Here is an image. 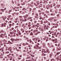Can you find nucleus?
Here are the masks:
<instances>
[{
  "instance_id": "f257e3e1",
  "label": "nucleus",
  "mask_w": 61,
  "mask_h": 61,
  "mask_svg": "<svg viewBox=\"0 0 61 61\" xmlns=\"http://www.w3.org/2000/svg\"><path fill=\"white\" fill-rule=\"evenodd\" d=\"M5 35V34H1L0 35V37L3 39L4 38Z\"/></svg>"
},
{
  "instance_id": "f03ea898",
  "label": "nucleus",
  "mask_w": 61,
  "mask_h": 61,
  "mask_svg": "<svg viewBox=\"0 0 61 61\" xmlns=\"http://www.w3.org/2000/svg\"><path fill=\"white\" fill-rule=\"evenodd\" d=\"M6 23H5L4 24H1V27H3V26H5H5H6Z\"/></svg>"
},
{
  "instance_id": "7ed1b4c3",
  "label": "nucleus",
  "mask_w": 61,
  "mask_h": 61,
  "mask_svg": "<svg viewBox=\"0 0 61 61\" xmlns=\"http://www.w3.org/2000/svg\"><path fill=\"white\" fill-rule=\"evenodd\" d=\"M27 17H28V14H26L25 15V16H23V17L24 18V19H26Z\"/></svg>"
},
{
  "instance_id": "20e7f679",
  "label": "nucleus",
  "mask_w": 61,
  "mask_h": 61,
  "mask_svg": "<svg viewBox=\"0 0 61 61\" xmlns=\"http://www.w3.org/2000/svg\"><path fill=\"white\" fill-rule=\"evenodd\" d=\"M53 25H55V26H53V28H54V27H55V28H57V25H56L54 23H53Z\"/></svg>"
},
{
  "instance_id": "39448f33",
  "label": "nucleus",
  "mask_w": 61,
  "mask_h": 61,
  "mask_svg": "<svg viewBox=\"0 0 61 61\" xmlns=\"http://www.w3.org/2000/svg\"><path fill=\"white\" fill-rule=\"evenodd\" d=\"M25 32L26 33H27V34H29V33L31 32V31H25Z\"/></svg>"
},
{
  "instance_id": "423d86ee",
  "label": "nucleus",
  "mask_w": 61,
  "mask_h": 61,
  "mask_svg": "<svg viewBox=\"0 0 61 61\" xmlns=\"http://www.w3.org/2000/svg\"><path fill=\"white\" fill-rule=\"evenodd\" d=\"M8 50H10V51H12V48L11 47H10L8 49Z\"/></svg>"
},
{
  "instance_id": "0eeeda50",
  "label": "nucleus",
  "mask_w": 61,
  "mask_h": 61,
  "mask_svg": "<svg viewBox=\"0 0 61 61\" xmlns=\"http://www.w3.org/2000/svg\"><path fill=\"white\" fill-rule=\"evenodd\" d=\"M50 8V5L49 4H48V5L47 7V9H48L49 8Z\"/></svg>"
},
{
  "instance_id": "6e6552de",
  "label": "nucleus",
  "mask_w": 61,
  "mask_h": 61,
  "mask_svg": "<svg viewBox=\"0 0 61 61\" xmlns=\"http://www.w3.org/2000/svg\"><path fill=\"white\" fill-rule=\"evenodd\" d=\"M56 59L57 60V61H58V60H60V58H59V57H57L56 58Z\"/></svg>"
},
{
  "instance_id": "1a4fd4ad",
  "label": "nucleus",
  "mask_w": 61,
  "mask_h": 61,
  "mask_svg": "<svg viewBox=\"0 0 61 61\" xmlns=\"http://www.w3.org/2000/svg\"><path fill=\"white\" fill-rule=\"evenodd\" d=\"M18 33L19 34V35H20L21 34V32L20 31H18Z\"/></svg>"
},
{
  "instance_id": "9d476101",
  "label": "nucleus",
  "mask_w": 61,
  "mask_h": 61,
  "mask_svg": "<svg viewBox=\"0 0 61 61\" xmlns=\"http://www.w3.org/2000/svg\"><path fill=\"white\" fill-rule=\"evenodd\" d=\"M1 11H2V12H4L5 11V9H0Z\"/></svg>"
},
{
  "instance_id": "9b49d317",
  "label": "nucleus",
  "mask_w": 61,
  "mask_h": 61,
  "mask_svg": "<svg viewBox=\"0 0 61 61\" xmlns=\"http://www.w3.org/2000/svg\"><path fill=\"white\" fill-rule=\"evenodd\" d=\"M26 49L27 50V51H28V48H27V46H26L24 48V49H26Z\"/></svg>"
},
{
  "instance_id": "f8f14e48",
  "label": "nucleus",
  "mask_w": 61,
  "mask_h": 61,
  "mask_svg": "<svg viewBox=\"0 0 61 61\" xmlns=\"http://www.w3.org/2000/svg\"><path fill=\"white\" fill-rule=\"evenodd\" d=\"M14 38H11L10 39V40L12 42H14Z\"/></svg>"
},
{
  "instance_id": "ddd939ff",
  "label": "nucleus",
  "mask_w": 61,
  "mask_h": 61,
  "mask_svg": "<svg viewBox=\"0 0 61 61\" xmlns=\"http://www.w3.org/2000/svg\"><path fill=\"white\" fill-rule=\"evenodd\" d=\"M16 30H14L12 31V33H16Z\"/></svg>"
},
{
  "instance_id": "4468645a",
  "label": "nucleus",
  "mask_w": 61,
  "mask_h": 61,
  "mask_svg": "<svg viewBox=\"0 0 61 61\" xmlns=\"http://www.w3.org/2000/svg\"><path fill=\"white\" fill-rule=\"evenodd\" d=\"M39 29H41V30L42 31V32H44V29H41V28H39Z\"/></svg>"
},
{
  "instance_id": "2eb2a0df",
  "label": "nucleus",
  "mask_w": 61,
  "mask_h": 61,
  "mask_svg": "<svg viewBox=\"0 0 61 61\" xmlns=\"http://www.w3.org/2000/svg\"><path fill=\"white\" fill-rule=\"evenodd\" d=\"M46 51L45 50L42 51V52L43 53H46Z\"/></svg>"
},
{
  "instance_id": "dca6fc26",
  "label": "nucleus",
  "mask_w": 61,
  "mask_h": 61,
  "mask_svg": "<svg viewBox=\"0 0 61 61\" xmlns=\"http://www.w3.org/2000/svg\"><path fill=\"white\" fill-rule=\"evenodd\" d=\"M47 52H48V53H50V51H49L48 49H47L46 50Z\"/></svg>"
},
{
  "instance_id": "f3484780",
  "label": "nucleus",
  "mask_w": 61,
  "mask_h": 61,
  "mask_svg": "<svg viewBox=\"0 0 61 61\" xmlns=\"http://www.w3.org/2000/svg\"><path fill=\"white\" fill-rule=\"evenodd\" d=\"M30 35V36H33V34L32 32H31Z\"/></svg>"
},
{
  "instance_id": "a211bd4d",
  "label": "nucleus",
  "mask_w": 61,
  "mask_h": 61,
  "mask_svg": "<svg viewBox=\"0 0 61 61\" xmlns=\"http://www.w3.org/2000/svg\"><path fill=\"white\" fill-rule=\"evenodd\" d=\"M43 46H44V47H45V46H46V44H45V43H43Z\"/></svg>"
},
{
  "instance_id": "6ab92c4d",
  "label": "nucleus",
  "mask_w": 61,
  "mask_h": 61,
  "mask_svg": "<svg viewBox=\"0 0 61 61\" xmlns=\"http://www.w3.org/2000/svg\"><path fill=\"white\" fill-rule=\"evenodd\" d=\"M51 61H56V60H55V59H54V58H53L52 59H51Z\"/></svg>"
},
{
  "instance_id": "aec40b11",
  "label": "nucleus",
  "mask_w": 61,
  "mask_h": 61,
  "mask_svg": "<svg viewBox=\"0 0 61 61\" xmlns=\"http://www.w3.org/2000/svg\"><path fill=\"white\" fill-rule=\"evenodd\" d=\"M39 48V47H38V46H36V49L37 50L38 49V48Z\"/></svg>"
},
{
  "instance_id": "412c9836",
  "label": "nucleus",
  "mask_w": 61,
  "mask_h": 61,
  "mask_svg": "<svg viewBox=\"0 0 61 61\" xmlns=\"http://www.w3.org/2000/svg\"><path fill=\"white\" fill-rule=\"evenodd\" d=\"M1 6H2V8H4V5H3V4H1Z\"/></svg>"
},
{
  "instance_id": "4be33fe9",
  "label": "nucleus",
  "mask_w": 61,
  "mask_h": 61,
  "mask_svg": "<svg viewBox=\"0 0 61 61\" xmlns=\"http://www.w3.org/2000/svg\"><path fill=\"white\" fill-rule=\"evenodd\" d=\"M52 4H51L50 5V8H52Z\"/></svg>"
},
{
  "instance_id": "5701e85b",
  "label": "nucleus",
  "mask_w": 61,
  "mask_h": 61,
  "mask_svg": "<svg viewBox=\"0 0 61 61\" xmlns=\"http://www.w3.org/2000/svg\"><path fill=\"white\" fill-rule=\"evenodd\" d=\"M55 42L56 43H57V40L56 39L55 40Z\"/></svg>"
},
{
  "instance_id": "b1692460",
  "label": "nucleus",
  "mask_w": 61,
  "mask_h": 61,
  "mask_svg": "<svg viewBox=\"0 0 61 61\" xmlns=\"http://www.w3.org/2000/svg\"><path fill=\"white\" fill-rule=\"evenodd\" d=\"M26 39H28V40H27V42H29V41H30L29 40H28L29 39L27 38H26Z\"/></svg>"
},
{
  "instance_id": "393cba45",
  "label": "nucleus",
  "mask_w": 61,
  "mask_h": 61,
  "mask_svg": "<svg viewBox=\"0 0 61 61\" xmlns=\"http://www.w3.org/2000/svg\"><path fill=\"white\" fill-rule=\"evenodd\" d=\"M35 17L36 18H37V19H38V16H35Z\"/></svg>"
},
{
  "instance_id": "a878e982",
  "label": "nucleus",
  "mask_w": 61,
  "mask_h": 61,
  "mask_svg": "<svg viewBox=\"0 0 61 61\" xmlns=\"http://www.w3.org/2000/svg\"><path fill=\"white\" fill-rule=\"evenodd\" d=\"M31 25L29 24V25H28V27H30V26H31Z\"/></svg>"
},
{
  "instance_id": "bb28decb",
  "label": "nucleus",
  "mask_w": 61,
  "mask_h": 61,
  "mask_svg": "<svg viewBox=\"0 0 61 61\" xmlns=\"http://www.w3.org/2000/svg\"><path fill=\"white\" fill-rule=\"evenodd\" d=\"M38 32V30H34V32Z\"/></svg>"
},
{
  "instance_id": "cd10ccee",
  "label": "nucleus",
  "mask_w": 61,
  "mask_h": 61,
  "mask_svg": "<svg viewBox=\"0 0 61 61\" xmlns=\"http://www.w3.org/2000/svg\"><path fill=\"white\" fill-rule=\"evenodd\" d=\"M60 53H61L60 52H58V53H57V55H59V54H60Z\"/></svg>"
},
{
  "instance_id": "c85d7f7f",
  "label": "nucleus",
  "mask_w": 61,
  "mask_h": 61,
  "mask_svg": "<svg viewBox=\"0 0 61 61\" xmlns=\"http://www.w3.org/2000/svg\"><path fill=\"white\" fill-rule=\"evenodd\" d=\"M40 20H41V19L42 18V17H41V15L40 16Z\"/></svg>"
},
{
  "instance_id": "c756f323",
  "label": "nucleus",
  "mask_w": 61,
  "mask_h": 61,
  "mask_svg": "<svg viewBox=\"0 0 61 61\" xmlns=\"http://www.w3.org/2000/svg\"><path fill=\"white\" fill-rule=\"evenodd\" d=\"M23 45L24 46H25V45H26V44H25V43H23Z\"/></svg>"
},
{
  "instance_id": "7c9ffc66",
  "label": "nucleus",
  "mask_w": 61,
  "mask_h": 61,
  "mask_svg": "<svg viewBox=\"0 0 61 61\" xmlns=\"http://www.w3.org/2000/svg\"><path fill=\"white\" fill-rule=\"evenodd\" d=\"M31 14V11H29L28 14V15H30V14Z\"/></svg>"
},
{
  "instance_id": "2f4dec72",
  "label": "nucleus",
  "mask_w": 61,
  "mask_h": 61,
  "mask_svg": "<svg viewBox=\"0 0 61 61\" xmlns=\"http://www.w3.org/2000/svg\"><path fill=\"white\" fill-rule=\"evenodd\" d=\"M29 9V10H30L29 11V12H30V11H31V10H32V9H31V8H30Z\"/></svg>"
},
{
  "instance_id": "473e14b6",
  "label": "nucleus",
  "mask_w": 61,
  "mask_h": 61,
  "mask_svg": "<svg viewBox=\"0 0 61 61\" xmlns=\"http://www.w3.org/2000/svg\"><path fill=\"white\" fill-rule=\"evenodd\" d=\"M40 22L41 23V24H43V21L41 20L40 21Z\"/></svg>"
},
{
  "instance_id": "72a5a7b5",
  "label": "nucleus",
  "mask_w": 61,
  "mask_h": 61,
  "mask_svg": "<svg viewBox=\"0 0 61 61\" xmlns=\"http://www.w3.org/2000/svg\"><path fill=\"white\" fill-rule=\"evenodd\" d=\"M10 34H11V35H12V34H14V33H13V32H10Z\"/></svg>"
},
{
  "instance_id": "f704fd0d",
  "label": "nucleus",
  "mask_w": 61,
  "mask_h": 61,
  "mask_svg": "<svg viewBox=\"0 0 61 61\" xmlns=\"http://www.w3.org/2000/svg\"><path fill=\"white\" fill-rule=\"evenodd\" d=\"M0 57H1V58H3V56H0Z\"/></svg>"
},
{
  "instance_id": "c9c22d12",
  "label": "nucleus",
  "mask_w": 61,
  "mask_h": 61,
  "mask_svg": "<svg viewBox=\"0 0 61 61\" xmlns=\"http://www.w3.org/2000/svg\"><path fill=\"white\" fill-rule=\"evenodd\" d=\"M48 25H50V22H48Z\"/></svg>"
},
{
  "instance_id": "e433bc0d",
  "label": "nucleus",
  "mask_w": 61,
  "mask_h": 61,
  "mask_svg": "<svg viewBox=\"0 0 61 61\" xmlns=\"http://www.w3.org/2000/svg\"><path fill=\"white\" fill-rule=\"evenodd\" d=\"M57 17H59V14H58V15H57Z\"/></svg>"
},
{
  "instance_id": "4c0bfd02",
  "label": "nucleus",
  "mask_w": 61,
  "mask_h": 61,
  "mask_svg": "<svg viewBox=\"0 0 61 61\" xmlns=\"http://www.w3.org/2000/svg\"><path fill=\"white\" fill-rule=\"evenodd\" d=\"M56 5V4L55 3H54L53 4V6H55Z\"/></svg>"
},
{
  "instance_id": "58836bf2",
  "label": "nucleus",
  "mask_w": 61,
  "mask_h": 61,
  "mask_svg": "<svg viewBox=\"0 0 61 61\" xmlns=\"http://www.w3.org/2000/svg\"><path fill=\"white\" fill-rule=\"evenodd\" d=\"M45 28H46L47 29V30H48V28H47L46 27V26H45Z\"/></svg>"
},
{
  "instance_id": "ea45409f",
  "label": "nucleus",
  "mask_w": 61,
  "mask_h": 61,
  "mask_svg": "<svg viewBox=\"0 0 61 61\" xmlns=\"http://www.w3.org/2000/svg\"><path fill=\"white\" fill-rule=\"evenodd\" d=\"M59 6H60V5H58V6L57 5V8H59Z\"/></svg>"
},
{
  "instance_id": "a19ab883",
  "label": "nucleus",
  "mask_w": 61,
  "mask_h": 61,
  "mask_svg": "<svg viewBox=\"0 0 61 61\" xmlns=\"http://www.w3.org/2000/svg\"><path fill=\"white\" fill-rule=\"evenodd\" d=\"M18 59H19V60H20V59H21V58L20 57L18 58Z\"/></svg>"
},
{
  "instance_id": "79ce46f5",
  "label": "nucleus",
  "mask_w": 61,
  "mask_h": 61,
  "mask_svg": "<svg viewBox=\"0 0 61 61\" xmlns=\"http://www.w3.org/2000/svg\"><path fill=\"white\" fill-rule=\"evenodd\" d=\"M46 27H47V28H49V26L48 25H47L46 26Z\"/></svg>"
},
{
  "instance_id": "37998d69",
  "label": "nucleus",
  "mask_w": 61,
  "mask_h": 61,
  "mask_svg": "<svg viewBox=\"0 0 61 61\" xmlns=\"http://www.w3.org/2000/svg\"><path fill=\"white\" fill-rule=\"evenodd\" d=\"M39 33H40V31L38 32L37 33V34H38Z\"/></svg>"
},
{
  "instance_id": "c03bdc74",
  "label": "nucleus",
  "mask_w": 61,
  "mask_h": 61,
  "mask_svg": "<svg viewBox=\"0 0 61 61\" xmlns=\"http://www.w3.org/2000/svg\"><path fill=\"white\" fill-rule=\"evenodd\" d=\"M12 15L13 16H15V14H12Z\"/></svg>"
},
{
  "instance_id": "a18cd8bd",
  "label": "nucleus",
  "mask_w": 61,
  "mask_h": 61,
  "mask_svg": "<svg viewBox=\"0 0 61 61\" xmlns=\"http://www.w3.org/2000/svg\"><path fill=\"white\" fill-rule=\"evenodd\" d=\"M18 26H16L15 27V28H17V27H18Z\"/></svg>"
},
{
  "instance_id": "49530a36",
  "label": "nucleus",
  "mask_w": 61,
  "mask_h": 61,
  "mask_svg": "<svg viewBox=\"0 0 61 61\" xmlns=\"http://www.w3.org/2000/svg\"><path fill=\"white\" fill-rule=\"evenodd\" d=\"M52 56V55L51 54H50V57L51 58V56Z\"/></svg>"
},
{
  "instance_id": "de8ad7c7",
  "label": "nucleus",
  "mask_w": 61,
  "mask_h": 61,
  "mask_svg": "<svg viewBox=\"0 0 61 61\" xmlns=\"http://www.w3.org/2000/svg\"><path fill=\"white\" fill-rule=\"evenodd\" d=\"M56 32H55L54 33V36H56Z\"/></svg>"
},
{
  "instance_id": "09e8293b",
  "label": "nucleus",
  "mask_w": 61,
  "mask_h": 61,
  "mask_svg": "<svg viewBox=\"0 0 61 61\" xmlns=\"http://www.w3.org/2000/svg\"><path fill=\"white\" fill-rule=\"evenodd\" d=\"M27 21V20H26V19H25V20H24V22H25V21Z\"/></svg>"
},
{
  "instance_id": "8fccbe9b",
  "label": "nucleus",
  "mask_w": 61,
  "mask_h": 61,
  "mask_svg": "<svg viewBox=\"0 0 61 61\" xmlns=\"http://www.w3.org/2000/svg\"><path fill=\"white\" fill-rule=\"evenodd\" d=\"M44 14H45V13L42 12V15H44Z\"/></svg>"
},
{
  "instance_id": "3c124183",
  "label": "nucleus",
  "mask_w": 61,
  "mask_h": 61,
  "mask_svg": "<svg viewBox=\"0 0 61 61\" xmlns=\"http://www.w3.org/2000/svg\"><path fill=\"white\" fill-rule=\"evenodd\" d=\"M26 45H29V44L28 43H27V42H26Z\"/></svg>"
},
{
  "instance_id": "603ef678",
  "label": "nucleus",
  "mask_w": 61,
  "mask_h": 61,
  "mask_svg": "<svg viewBox=\"0 0 61 61\" xmlns=\"http://www.w3.org/2000/svg\"><path fill=\"white\" fill-rule=\"evenodd\" d=\"M7 18V17H6V16H5V17H4V18H5V19H6Z\"/></svg>"
},
{
  "instance_id": "864d4df0",
  "label": "nucleus",
  "mask_w": 61,
  "mask_h": 61,
  "mask_svg": "<svg viewBox=\"0 0 61 61\" xmlns=\"http://www.w3.org/2000/svg\"><path fill=\"white\" fill-rule=\"evenodd\" d=\"M16 35L17 36H19V35L18 34H16Z\"/></svg>"
},
{
  "instance_id": "5fc2aeb1",
  "label": "nucleus",
  "mask_w": 61,
  "mask_h": 61,
  "mask_svg": "<svg viewBox=\"0 0 61 61\" xmlns=\"http://www.w3.org/2000/svg\"><path fill=\"white\" fill-rule=\"evenodd\" d=\"M3 20H4V21H5V19L4 18H3Z\"/></svg>"
},
{
  "instance_id": "6e6d98bb",
  "label": "nucleus",
  "mask_w": 61,
  "mask_h": 61,
  "mask_svg": "<svg viewBox=\"0 0 61 61\" xmlns=\"http://www.w3.org/2000/svg\"><path fill=\"white\" fill-rule=\"evenodd\" d=\"M1 31H2V33H4V31H3V30H1Z\"/></svg>"
},
{
  "instance_id": "4d7b16f0",
  "label": "nucleus",
  "mask_w": 61,
  "mask_h": 61,
  "mask_svg": "<svg viewBox=\"0 0 61 61\" xmlns=\"http://www.w3.org/2000/svg\"><path fill=\"white\" fill-rule=\"evenodd\" d=\"M12 30H14V28H12Z\"/></svg>"
},
{
  "instance_id": "13d9d810",
  "label": "nucleus",
  "mask_w": 61,
  "mask_h": 61,
  "mask_svg": "<svg viewBox=\"0 0 61 61\" xmlns=\"http://www.w3.org/2000/svg\"><path fill=\"white\" fill-rule=\"evenodd\" d=\"M48 41V39H47L46 40V42H47V41Z\"/></svg>"
},
{
  "instance_id": "bf43d9fd",
  "label": "nucleus",
  "mask_w": 61,
  "mask_h": 61,
  "mask_svg": "<svg viewBox=\"0 0 61 61\" xmlns=\"http://www.w3.org/2000/svg\"><path fill=\"white\" fill-rule=\"evenodd\" d=\"M35 25H33V26H32V27H33V28H34V27H35Z\"/></svg>"
},
{
  "instance_id": "052dcab7",
  "label": "nucleus",
  "mask_w": 61,
  "mask_h": 61,
  "mask_svg": "<svg viewBox=\"0 0 61 61\" xmlns=\"http://www.w3.org/2000/svg\"><path fill=\"white\" fill-rule=\"evenodd\" d=\"M38 42H40V40H38Z\"/></svg>"
},
{
  "instance_id": "680f3d73",
  "label": "nucleus",
  "mask_w": 61,
  "mask_h": 61,
  "mask_svg": "<svg viewBox=\"0 0 61 61\" xmlns=\"http://www.w3.org/2000/svg\"><path fill=\"white\" fill-rule=\"evenodd\" d=\"M33 61H36V60L35 59H34Z\"/></svg>"
},
{
  "instance_id": "e2e57ef3",
  "label": "nucleus",
  "mask_w": 61,
  "mask_h": 61,
  "mask_svg": "<svg viewBox=\"0 0 61 61\" xmlns=\"http://www.w3.org/2000/svg\"><path fill=\"white\" fill-rule=\"evenodd\" d=\"M34 48H35V49H36V46H34Z\"/></svg>"
},
{
  "instance_id": "0e129e2a",
  "label": "nucleus",
  "mask_w": 61,
  "mask_h": 61,
  "mask_svg": "<svg viewBox=\"0 0 61 61\" xmlns=\"http://www.w3.org/2000/svg\"><path fill=\"white\" fill-rule=\"evenodd\" d=\"M50 12H52V10L51 9L50 10Z\"/></svg>"
},
{
  "instance_id": "69168bd1",
  "label": "nucleus",
  "mask_w": 61,
  "mask_h": 61,
  "mask_svg": "<svg viewBox=\"0 0 61 61\" xmlns=\"http://www.w3.org/2000/svg\"><path fill=\"white\" fill-rule=\"evenodd\" d=\"M9 25V26H11V25H12V24H10Z\"/></svg>"
},
{
  "instance_id": "338daca9",
  "label": "nucleus",
  "mask_w": 61,
  "mask_h": 61,
  "mask_svg": "<svg viewBox=\"0 0 61 61\" xmlns=\"http://www.w3.org/2000/svg\"><path fill=\"white\" fill-rule=\"evenodd\" d=\"M24 30V29H21V31H23Z\"/></svg>"
},
{
  "instance_id": "774afa93",
  "label": "nucleus",
  "mask_w": 61,
  "mask_h": 61,
  "mask_svg": "<svg viewBox=\"0 0 61 61\" xmlns=\"http://www.w3.org/2000/svg\"><path fill=\"white\" fill-rule=\"evenodd\" d=\"M34 23H36V21H34Z\"/></svg>"
}]
</instances>
